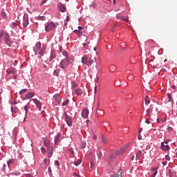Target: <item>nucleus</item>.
Instances as JSON below:
<instances>
[{"label":"nucleus","mask_w":177,"mask_h":177,"mask_svg":"<svg viewBox=\"0 0 177 177\" xmlns=\"http://www.w3.org/2000/svg\"><path fill=\"white\" fill-rule=\"evenodd\" d=\"M69 65V58L64 59L60 63V67L66 69Z\"/></svg>","instance_id":"f257e3e1"},{"label":"nucleus","mask_w":177,"mask_h":177,"mask_svg":"<svg viewBox=\"0 0 177 177\" xmlns=\"http://www.w3.org/2000/svg\"><path fill=\"white\" fill-rule=\"evenodd\" d=\"M55 28L56 25L53 22H50L45 26V30L46 32H50Z\"/></svg>","instance_id":"f03ea898"},{"label":"nucleus","mask_w":177,"mask_h":177,"mask_svg":"<svg viewBox=\"0 0 177 177\" xmlns=\"http://www.w3.org/2000/svg\"><path fill=\"white\" fill-rule=\"evenodd\" d=\"M65 115V121L66 122L67 124L68 127H72L73 124V120H72V117L69 116L66 112L64 113Z\"/></svg>","instance_id":"7ed1b4c3"},{"label":"nucleus","mask_w":177,"mask_h":177,"mask_svg":"<svg viewBox=\"0 0 177 177\" xmlns=\"http://www.w3.org/2000/svg\"><path fill=\"white\" fill-rule=\"evenodd\" d=\"M4 41L6 45L12 46V41L10 40V36L8 33L5 35Z\"/></svg>","instance_id":"20e7f679"},{"label":"nucleus","mask_w":177,"mask_h":177,"mask_svg":"<svg viewBox=\"0 0 177 177\" xmlns=\"http://www.w3.org/2000/svg\"><path fill=\"white\" fill-rule=\"evenodd\" d=\"M116 18L120 20H123L124 21L129 22V18L128 17H124L121 14L118 13L116 15Z\"/></svg>","instance_id":"39448f33"},{"label":"nucleus","mask_w":177,"mask_h":177,"mask_svg":"<svg viewBox=\"0 0 177 177\" xmlns=\"http://www.w3.org/2000/svg\"><path fill=\"white\" fill-rule=\"evenodd\" d=\"M160 148L164 151H168L170 149V147L167 144H165V142H161Z\"/></svg>","instance_id":"423d86ee"},{"label":"nucleus","mask_w":177,"mask_h":177,"mask_svg":"<svg viewBox=\"0 0 177 177\" xmlns=\"http://www.w3.org/2000/svg\"><path fill=\"white\" fill-rule=\"evenodd\" d=\"M29 24V18L28 17H24L23 18V26L24 28H27V26H28Z\"/></svg>","instance_id":"0eeeda50"},{"label":"nucleus","mask_w":177,"mask_h":177,"mask_svg":"<svg viewBox=\"0 0 177 177\" xmlns=\"http://www.w3.org/2000/svg\"><path fill=\"white\" fill-rule=\"evenodd\" d=\"M32 101L39 109H41V108H42V104H41V102L39 100H38L37 99H32Z\"/></svg>","instance_id":"6e6552de"},{"label":"nucleus","mask_w":177,"mask_h":177,"mask_svg":"<svg viewBox=\"0 0 177 177\" xmlns=\"http://www.w3.org/2000/svg\"><path fill=\"white\" fill-rule=\"evenodd\" d=\"M41 49V43L37 42L34 47V52L35 53V55H37V53H38V50Z\"/></svg>","instance_id":"1a4fd4ad"},{"label":"nucleus","mask_w":177,"mask_h":177,"mask_svg":"<svg viewBox=\"0 0 177 177\" xmlns=\"http://www.w3.org/2000/svg\"><path fill=\"white\" fill-rule=\"evenodd\" d=\"M88 114H89V111H88V109H84V110L82 111V117H83L84 118H85V119L88 118Z\"/></svg>","instance_id":"9d476101"},{"label":"nucleus","mask_w":177,"mask_h":177,"mask_svg":"<svg viewBox=\"0 0 177 177\" xmlns=\"http://www.w3.org/2000/svg\"><path fill=\"white\" fill-rule=\"evenodd\" d=\"M47 152H48V157L50 158L53 154V148L52 147L47 148Z\"/></svg>","instance_id":"9b49d317"},{"label":"nucleus","mask_w":177,"mask_h":177,"mask_svg":"<svg viewBox=\"0 0 177 177\" xmlns=\"http://www.w3.org/2000/svg\"><path fill=\"white\" fill-rule=\"evenodd\" d=\"M53 99L55 100V102H57L58 104L61 103V97L59 96V94H56L53 96Z\"/></svg>","instance_id":"f8f14e48"},{"label":"nucleus","mask_w":177,"mask_h":177,"mask_svg":"<svg viewBox=\"0 0 177 177\" xmlns=\"http://www.w3.org/2000/svg\"><path fill=\"white\" fill-rule=\"evenodd\" d=\"M82 62L84 64H86V65H89L88 64V57L87 55H84L82 59Z\"/></svg>","instance_id":"ddd939ff"},{"label":"nucleus","mask_w":177,"mask_h":177,"mask_svg":"<svg viewBox=\"0 0 177 177\" xmlns=\"http://www.w3.org/2000/svg\"><path fill=\"white\" fill-rule=\"evenodd\" d=\"M126 149L125 148H121L120 149H118L117 151H115V155H121L122 153H124L125 152Z\"/></svg>","instance_id":"4468645a"},{"label":"nucleus","mask_w":177,"mask_h":177,"mask_svg":"<svg viewBox=\"0 0 177 177\" xmlns=\"http://www.w3.org/2000/svg\"><path fill=\"white\" fill-rule=\"evenodd\" d=\"M35 93L34 92H30L29 93H28L26 96V100H30L32 99L33 97H35Z\"/></svg>","instance_id":"2eb2a0df"},{"label":"nucleus","mask_w":177,"mask_h":177,"mask_svg":"<svg viewBox=\"0 0 177 177\" xmlns=\"http://www.w3.org/2000/svg\"><path fill=\"white\" fill-rule=\"evenodd\" d=\"M75 95H77V96H82V90L80 87H79L78 88H77L75 91Z\"/></svg>","instance_id":"dca6fc26"},{"label":"nucleus","mask_w":177,"mask_h":177,"mask_svg":"<svg viewBox=\"0 0 177 177\" xmlns=\"http://www.w3.org/2000/svg\"><path fill=\"white\" fill-rule=\"evenodd\" d=\"M58 8H59V11L62 12H65L66 10V6H64L62 4L58 5Z\"/></svg>","instance_id":"f3484780"},{"label":"nucleus","mask_w":177,"mask_h":177,"mask_svg":"<svg viewBox=\"0 0 177 177\" xmlns=\"http://www.w3.org/2000/svg\"><path fill=\"white\" fill-rule=\"evenodd\" d=\"M56 52L54 50H51L50 60L52 61L53 59L56 57Z\"/></svg>","instance_id":"a211bd4d"},{"label":"nucleus","mask_w":177,"mask_h":177,"mask_svg":"<svg viewBox=\"0 0 177 177\" xmlns=\"http://www.w3.org/2000/svg\"><path fill=\"white\" fill-rule=\"evenodd\" d=\"M8 74H15L17 73V70L15 68H8L7 69Z\"/></svg>","instance_id":"6ab92c4d"},{"label":"nucleus","mask_w":177,"mask_h":177,"mask_svg":"<svg viewBox=\"0 0 177 177\" xmlns=\"http://www.w3.org/2000/svg\"><path fill=\"white\" fill-rule=\"evenodd\" d=\"M157 168H152L151 169V171L152 172V174L151 175V177H155L156 175L157 174Z\"/></svg>","instance_id":"aec40b11"},{"label":"nucleus","mask_w":177,"mask_h":177,"mask_svg":"<svg viewBox=\"0 0 177 177\" xmlns=\"http://www.w3.org/2000/svg\"><path fill=\"white\" fill-rule=\"evenodd\" d=\"M142 153V151H138V153H136V160H139L141 159Z\"/></svg>","instance_id":"412c9836"},{"label":"nucleus","mask_w":177,"mask_h":177,"mask_svg":"<svg viewBox=\"0 0 177 177\" xmlns=\"http://www.w3.org/2000/svg\"><path fill=\"white\" fill-rule=\"evenodd\" d=\"M24 110H25L26 113H25V118H24V120L26 121V119L27 115H28V110H29V107L28 106V105H26L24 106Z\"/></svg>","instance_id":"4be33fe9"},{"label":"nucleus","mask_w":177,"mask_h":177,"mask_svg":"<svg viewBox=\"0 0 177 177\" xmlns=\"http://www.w3.org/2000/svg\"><path fill=\"white\" fill-rule=\"evenodd\" d=\"M59 137H60L59 134H57V136H55V144L56 145H58V143H59Z\"/></svg>","instance_id":"5701e85b"},{"label":"nucleus","mask_w":177,"mask_h":177,"mask_svg":"<svg viewBox=\"0 0 177 177\" xmlns=\"http://www.w3.org/2000/svg\"><path fill=\"white\" fill-rule=\"evenodd\" d=\"M145 105L146 106H149V104H150V99H149V96L147 95L145 98Z\"/></svg>","instance_id":"b1692460"},{"label":"nucleus","mask_w":177,"mask_h":177,"mask_svg":"<svg viewBox=\"0 0 177 177\" xmlns=\"http://www.w3.org/2000/svg\"><path fill=\"white\" fill-rule=\"evenodd\" d=\"M14 162H15V159H10V160H9L8 161V162H7V165H8V167H10V166H11L12 165H13Z\"/></svg>","instance_id":"393cba45"},{"label":"nucleus","mask_w":177,"mask_h":177,"mask_svg":"<svg viewBox=\"0 0 177 177\" xmlns=\"http://www.w3.org/2000/svg\"><path fill=\"white\" fill-rule=\"evenodd\" d=\"M1 16L2 17L3 19H6L8 18L7 14L4 11L1 12Z\"/></svg>","instance_id":"a878e982"},{"label":"nucleus","mask_w":177,"mask_h":177,"mask_svg":"<svg viewBox=\"0 0 177 177\" xmlns=\"http://www.w3.org/2000/svg\"><path fill=\"white\" fill-rule=\"evenodd\" d=\"M44 145L46 147L47 149L51 147L50 145V141H48V140H46L44 141Z\"/></svg>","instance_id":"bb28decb"},{"label":"nucleus","mask_w":177,"mask_h":177,"mask_svg":"<svg viewBox=\"0 0 177 177\" xmlns=\"http://www.w3.org/2000/svg\"><path fill=\"white\" fill-rule=\"evenodd\" d=\"M122 172L118 171L116 174L111 175V177H122Z\"/></svg>","instance_id":"cd10ccee"},{"label":"nucleus","mask_w":177,"mask_h":177,"mask_svg":"<svg viewBox=\"0 0 177 177\" xmlns=\"http://www.w3.org/2000/svg\"><path fill=\"white\" fill-rule=\"evenodd\" d=\"M74 32H75L79 37H82V32H81V30H74Z\"/></svg>","instance_id":"c85d7f7f"},{"label":"nucleus","mask_w":177,"mask_h":177,"mask_svg":"<svg viewBox=\"0 0 177 177\" xmlns=\"http://www.w3.org/2000/svg\"><path fill=\"white\" fill-rule=\"evenodd\" d=\"M45 47H43L41 50L39 52V55L40 56H44V54L45 53Z\"/></svg>","instance_id":"c756f323"},{"label":"nucleus","mask_w":177,"mask_h":177,"mask_svg":"<svg viewBox=\"0 0 177 177\" xmlns=\"http://www.w3.org/2000/svg\"><path fill=\"white\" fill-rule=\"evenodd\" d=\"M27 92H28L27 88L22 89L21 91H19V95H24V93H26Z\"/></svg>","instance_id":"7c9ffc66"},{"label":"nucleus","mask_w":177,"mask_h":177,"mask_svg":"<svg viewBox=\"0 0 177 177\" xmlns=\"http://www.w3.org/2000/svg\"><path fill=\"white\" fill-rule=\"evenodd\" d=\"M153 111V109L151 108H149L146 112H147V116H150V113Z\"/></svg>","instance_id":"2f4dec72"},{"label":"nucleus","mask_w":177,"mask_h":177,"mask_svg":"<svg viewBox=\"0 0 177 177\" xmlns=\"http://www.w3.org/2000/svg\"><path fill=\"white\" fill-rule=\"evenodd\" d=\"M102 142L104 144L106 145L108 143V140L106 137H102Z\"/></svg>","instance_id":"473e14b6"},{"label":"nucleus","mask_w":177,"mask_h":177,"mask_svg":"<svg viewBox=\"0 0 177 177\" xmlns=\"http://www.w3.org/2000/svg\"><path fill=\"white\" fill-rule=\"evenodd\" d=\"M38 20L45 21V20H46V17L45 16H39L38 17Z\"/></svg>","instance_id":"72a5a7b5"},{"label":"nucleus","mask_w":177,"mask_h":177,"mask_svg":"<svg viewBox=\"0 0 177 177\" xmlns=\"http://www.w3.org/2000/svg\"><path fill=\"white\" fill-rule=\"evenodd\" d=\"M165 120H166V118H164V119L158 118V119H157V122H158V123L165 122Z\"/></svg>","instance_id":"f704fd0d"},{"label":"nucleus","mask_w":177,"mask_h":177,"mask_svg":"<svg viewBox=\"0 0 177 177\" xmlns=\"http://www.w3.org/2000/svg\"><path fill=\"white\" fill-rule=\"evenodd\" d=\"M95 61L93 59H92L91 58H90L88 61V64L89 65H88V66H91L92 65V64Z\"/></svg>","instance_id":"c9c22d12"},{"label":"nucleus","mask_w":177,"mask_h":177,"mask_svg":"<svg viewBox=\"0 0 177 177\" xmlns=\"http://www.w3.org/2000/svg\"><path fill=\"white\" fill-rule=\"evenodd\" d=\"M4 32L3 30H0V44L1 43V38L3 37Z\"/></svg>","instance_id":"e433bc0d"},{"label":"nucleus","mask_w":177,"mask_h":177,"mask_svg":"<svg viewBox=\"0 0 177 177\" xmlns=\"http://www.w3.org/2000/svg\"><path fill=\"white\" fill-rule=\"evenodd\" d=\"M127 78L129 81H133L134 76L133 75H129Z\"/></svg>","instance_id":"4c0bfd02"},{"label":"nucleus","mask_w":177,"mask_h":177,"mask_svg":"<svg viewBox=\"0 0 177 177\" xmlns=\"http://www.w3.org/2000/svg\"><path fill=\"white\" fill-rule=\"evenodd\" d=\"M97 156H98V158H100L102 156V153L101 151L100 150V149H98V153H97Z\"/></svg>","instance_id":"58836bf2"},{"label":"nucleus","mask_w":177,"mask_h":177,"mask_svg":"<svg viewBox=\"0 0 177 177\" xmlns=\"http://www.w3.org/2000/svg\"><path fill=\"white\" fill-rule=\"evenodd\" d=\"M75 88H77V84L75 82H72V89H75Z\"/></svg>","instance_id":"ea45409f"},{"label":"nucleus","mask_w":177,"mask_h":177,"mask_svg":"<svg viewBox=\"0 0 177 177\" xmlns=\"http://www.w3.org/2000/svg\"><path fill=\"white\" fill-rule=\"evenodd\" d=\"M41 151L43 155H45L46 153V149L44 147L41 148Z\"/></svg>","instance_id":"a19ab883"},{"label":"nucleus","mask_w":177,"mask_h":177,"mask_svg":"<svg viewBox=\"0 0 177 177\" xmlns=\"http://www.w3.org/2000/svg\"><path fill=\"white\" fill-rule=\"evenodd\" d=\"M167 95H168V98H169V102H173V99H172L171 95L169 93H167Z\"/></svg>","instance_id":"79ce46f5"},{"label":"nucleus","mask_w":177,"mask_h":177,"mask_svg":"<svg viewBox=\"0 0 177 177\" xmlns=\"http://www.w3.org/2000/svg\"><path fill=\"white\" fill-rule=\"evenodd\" d=\"M81 162H82V160H77V161L75 162V165L76 166H78L79 165L81 164Z\"/></svg>","instance_id":"37998d69"},{"label":"nucleus","mask_w":177,"mask_h":177,"mask_svg":"<svg viewBox=\"0 0 177 177\" xmlns=\"http://www.w3.org/2000/svg\"><path fill=\"white\" fill-rule=\"evenodd\" d=\"M62 55L66 57V59L69 58L67 52H65V51L62 52Z\"/></svg>","instance_id":"c03bdc74"},{"label":"nucleus","mask_w":177,"mask_h":177,"mask_svg":"<svg viewBox=\"0 0 177 177\" xmlns=\"http://www.w3.org/2000/svg\"><path fill=\"white\" fill-rule=\"evenodd\" d=\"M11 111L13 114L17 113V109L11 107Z\"/></svg>","instance_id":"a18cd8bd"},{"label":"nucleus","mask_w":177,"mask_h":177,"mask_svg":"<svg viewBox=\"0 0 177 177\" xmlns=\"http://www.w3.org/2000/svg\"><path fill=\"white\" fill-rule=\"evenodd\" d=\"M86 142H82V145H81V148H82V149H85V148H86Z\"/></svg>","instance_id":"49530a36"},{"label":"nucleus","mask_w":177,"mask_h":177,"mask_svg":"<svg viewBox=\"0 0 177 177\" xmlns=\"http://www.w3.org/2000/svg\"><path fill=\"white\" fill-rule=\"evenodd\" d=\"M68 102H69L68 100H65V101L63 102V106H67V104H68Z\"/></svg>","instance_id":"de8ad7c7"},{"label":"nucleus","mask_w":177,"mask_h":177,"mask_svg":"<svg viewBox=\"0 0 177 177\" xmlns=\"http://www.w3.org/2000/svg\"><path fill=\"white\" fill-rule=\"evenodd\" d=\"M68 153H69L70 156H71V157H73V154H74V151H72V150H69V151H68Z\"/></svg>","instance_id":"09e8293b"},{"label":"nucleus","mask_w":177,"mask_h":177,"mask_svg":"<svg viewBox=\"0 0 177 177\" xmlns=\"http://www.w3.org/2000/svg\"><path fill=\"white\" fill-rule=\"evenodd\" d=\"M117 155H114V154H111L110 156H109V159L112 160L113 158H115L116 157Z\"/></svg>","instance_id":"8fccbe9b"},{"label":"nucleus","mask_w":177,"mask_h":177,"mask_svg":"<svg viewBox=\"0 0 177 177\" xmlns=\"http://www.w3.org/2000/svg\"><path fill=\"white\" fill-rule=\"evenodd\" d=\"M48 1V0H43L41 3V6H44V4L46 3V2Z\"/></svg>","instance_id":"3c124183"},{"label":"nucleus","mask_w":177,"mask_h":177,"mask_svg":"<svg viewBox=\"0 0 177 177\" xmlns=\"http://www.w3.org/2000/svg\"><path fill=\"white\" fill-rule=\"evenodd\" d=\"M55 165H56V166H59V162L58 160H55Z\"/></svg>","instance_id":"603ef678"},{"label":"nucleus","mask_w":177,"mask_h":177,"mask_svg":"<svg viewBox=\"0 0 177 177\" xmlns=\"http://www.w3.org/2000/svg\"><path fill=\"white\" fill-rule=\"evenodd\" d=\"M83 28H82V26H80L78 27V30H77L81 31V30H83Z\"/></svg>","instance_id":"864d4df0"},{"label":"nucleus","mask_w":177,"mask_h":177,"mask_svg":"<svg viewBox=\"0 0 177 177\" xmlns=\"http://www.w3.org/2000/svg\"><path fill=\"white\" fill-rule=\"evenodd\" d=\"M59 51L60 53H63V52H64V51H63V48H62V47H59Z\"/></svg>","instance_id":"5fc2aeb1"},{"label":"nucleus","mask_w":177,"mask_h":177,"mask_svg":"<svg viewBox=\"0 0 177 177\" xmlns=\"http://www.w3.org/2000/svg\"><path fill=\"white\" fill-rule=\"evenodd\" d=\"M138 137L139 140H141L142 138V136H140V134H139Z\"/></svg>","instance_id":"6e6d98bb"},{"label":"nucleus","mask_w":177,"mask_h":177,"mask_svg":"<svg viewBox=\"0 0 177 177\" xmlns=\"http://www.w3.org/2000/svg\"><path fill=\"white\" fill-rule=\"evenodd\" d=\"M169 141V140H165V142L162 143H165L166 145H167Z\"/></svg>","instance_id":"4d7b16f0"},{"label":"nucleus","mask_w":177,"mask_h":177,"mask_svg":"<svg viewBox=\"0 0 177 177\" xmlns=\"http://www.w3.org/2000/svg\"><path fill=\"white\" fill-rule=\"evenodd\" d=\"M145 123H147V124H150V120H146Z\"/></svg>","instance_id":"13d9d810"},{"label":"nucleus","mask_w":177,"mask_h":177,"mask_svg":"<svg viewBox=\"0 0 177 177\" xmlns=\"http://www.w3.org/2000/svg\"><path fill=\"white\" fill-rule=\"evenodd\" d=\"M26 177H33V176L31 174H26Z\"/></svg>","instance_id":"bf43d9fd"},{"label":"nucleus","mask_w":177,"mask_h":177,"mask_svg":"<svg viewBox=\"0 0 177 177\" xmlns=\"http://www.w3.org/2000/svg\"><path fill=\"white\" fill-rule=\"evenodd\" d=\"M95 82H99V77H97L95 78Z\"/></svg>","instance_id":"052dcab7"},{"label":"nucleus","mask_w":177,"mask_h":177,"mask_svg":"<svg viewBox=\"0 0 177 177\" xmlns=\"http://www.w3.org/2000/svg\"><path fill=\"white\" fill-rule=\"evenodd\" d=\"M94 93H97V87H94Z\"/></svg>","instance_id":"680f3d73"},{"label":"nucleus","mask_w":177,"mask_h":177,"mask_svg":"<svg viewBox=\"0 0 177 177\" xmlns=\"http://www.w3.org/2000/svg\"><path fill=\"white\" fill-rule=\"evenodd\" d=\"M165 158H166L167 160H169V156L168 155H167V156H165Z\"/></svg>","instance_id":"e2e57ef3"},{"label":"nucleus","mask_w":177,"mask_h":177,"mask_svg":"<svg viewBox=\"0 0 177 177\" xmlns=\"http://www.w3.org/2000/svg\"><path fill=\"white\" fill-rule=\"evenodd\" d=\"M167 161H165V162H162V165H167Z\"/></svg>","instance_id":"0e129e2a"},{"label":"nucleus","mask_w":177,"mask_h":177,"mask_svg":"<svg viewBox=\"0 0 177 177\" xmlns=\"http://www.w3.org/2000/svg\"><path fill=\"white\" fill-rule=\"evenodd\" d=\"M93 138L94 140H96V139H97V136H93Z\"/></svg>","instance_id":"69168bd1"},{"label":"nucleus","mask_w":177,"mask_h":177,"mask_svg":"<svg viewBox=\"0 0 177 177\" xmlns=\"http://www.w3.org/2000/svg\"><path fill=\"white\" fill-rule=\"evenodd\" d=\"M48 171H49L50 173L52 172L50 167L48 168Z\"/></svg>","instance_id":"338daca9"},{"label":"nucleus","mask_w":177,"mask_h":177,"mask_svg":"<svg viewBox=\"0 0 177 177\" xmlns=\"http://www.w3.org/2000/svg\"><path fill=\"white\" fill-rule=\"evenodd\" d=\"M172 88H173V89H176V86L175 85H174L173 86H172Z\"/></svg>","instance_id":"774afa93"}]
</instances>
